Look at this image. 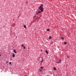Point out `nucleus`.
<instances>
[{"mask_svg":"<svg viewBox=\"0 0 76 76\" xmlns=\"http://www.w3.org/2000/svg\"><path fill=\"white\" fill-rule=\"evenodd\" d=\"M39 9V10H41V12H44V9L43 8V5H40Z\"/></svg>","mask_w":76,"mask_h":76,"instance_id":"nucleus-1","label":"nucleus"},{"mask_svg":"<svg viewBox=\"0 0 76 76\" xmlns=\"http://www.w3.org/2000/svg\"><path fill=\"white\" fill-rule=\"evenodd\" d=\"M39 62H41L42 63L43 62V60H42V58H39Z\"/></svg>","mask_w":76,"mask_h":76,"instance_id":"nucleus-2","label":"nucleus"},{"mask_svg":"<svg viewBox=\"0 0 76 76\" xmlns=\"http://www.w3.org/2000/svg\"><path fill=\"white\" fill-rule=\"evenodd\" d=\"M61 63V60H59V61H57L56 62L57 63Z\"/></svg>","mask_w":76,"mask_h":76,"instance_id":"nucleus-3","label":"nucleus"},{"mask_svg":"<svg viewBox=\"0 0 76 76\" xmlns=\"http://www.w3.org/2000/svg\"><path fill=\"white\" fill-rule=\"evenodd\" d=\"M15 57V53H13L12 54V57Z\"/></svg>","mask_w":76,"mask_h":76,"instance_id":"nucleus-4","label":"nucleus"},{"mask_svg":"<svg viewBox=\"0 0 76 76\" xmlns=\"http://www.w3.org/2000/svg\"><path fill=\"white\" fill-rule=\"evenodd\" d=\"M52 39V37L51 36H50L49 37V39Z\"/></svg>","mask_w":76,"mask_h":76,"instance_id":"nucleus-5","label":"nucleus"},{"mask_svg":"<svg viewBox=\"0 0 76 76\" xmlns=\"http://www.w3.org/2000/svg\"><path fill=\"white\" fill-rule=\"evenodd\" d=\"M45 53L47 54H48V52L47 50H46L45 51Z\"/></svg>","mask_w":76,"mask_h":76,"instance_id":"nucleus-6","label":"nucleus"},{"mask_svg":"<svg viewBox=\"0 0 76 76\" xmlns=\"http://www.w3.org/2000/svg\"><path fill=\"white\" fill-rule=\"evenodd\" d=\"M53 70H56L57 69H56V68L55 67H54L53 68Z\"/></svg>","mask_w":76,"mask_h":76,"instance_id":"nucleus-7","label":"nucleus"},{"mask_svg":"<svg viewBox=\"0 0 76 76\" xmlns=\"http://www.w3.org/2000/svg\"><path fill=\"white\" fill-rule=\"evenodd\" d=\"M14 52L15 53H16V50H14Z\"/></svg>","mask_w":76,"mask_h":76,"instance_id":"nucleus-8","label":"nucleus"},{"mask_svg":"<svg viewBox=\"0 0 76 76\" xmlns=\"http://www.w3.org/2000/svg\"><path fill=\"white\" fill-rule=\"evenodd\" d=\"M24 27L25 28H26V25H24Z\"/></svg>","mask_w":76,"mask_h":76,"instance_id":"nucleus-9","label":"nucleus"},{"mask_svg":"<svg viewBox=\"0 0 76 76\" xmlns=\"http://www.w3.org/2000/svg\"><path fill=\"white\" fill-rule=\"evenodd\" d=\"M47 31H50V29H47Z\"/></svg>","mask_w":76,"mask_h":76,"instance_id":"nucleus-10","label":"nucleus"},{"mask_svg":"<svg viewBox=\"0 0 76 76\" xmlns=\"http://www.w3.org/2000/svg\"><path fill=\"white\" fill-rule=\"evenodd\" d=\"M39 70H40V72H42V69H41V68H40V69H39Z\"/></svg>","mask_w":76,"mask_h":76,"instance_id":"nucleus-11","label":"nucleus"},{"mask_svg":"<svg viewBox=\"0 0 76 76\" xmlns=\"http://www.w3.org/2000/svg\"><path fill=\"white\" fill-rule=\"evenodd\" d=\"M64 44L65 45H66V44L67 43H66V42H65L64 43Z\"/></svg>","mask_w":76,"mask_h":76,"instance_id":"nucleus-12","label":"nucleus"},{"mask_svg":"<svg viewBox=\"0 0 76 76\" xmlns=\"http://www.w3.org/2000/svg\"><path fill=\"white\" fill-rule=\"evenodd\" d=\"M38 13H41V12L40 11H38Z\"/></svg>","mask_w":76,"mask_h":76,"instance_id":"nucleus-13","label":"nucleus"},{"mask_svg":"<svg viewBox=\"0 0 76 76\" xmlns=\"http://www.w3.org/2000/svg\"><path fill=\"white\" fill-rule=\"evenodd\" d=\"M8 63H9V61H7L6 62V63L7 64Z\"/></svg>","mask_w":76,"mask_h":76,"instance_id":"nucleus-14","label":"nucleus"},{"mask_svg":"<svg viewBox=\"0 0 76 76\" xmlns=\"http://www.w3.org/2000/svg\"><path fill=\"white\" fill-rule=\"evenodd\" d=\"M36 14H37V15H38V12H36Z\"/></svg>","mask_w":76,"mask_h":76,"instance_id":"nucleus-15","label":"nucleus"},{"mask_svg":"<svg viewBox=\"0 0 76 76\" xmlns=\"http://www.w3.org/2000/svg\"><path fill=\"white\" fill-rule=\"evenodd\" d=\"M9 64H10L11 65V64H12V63H11V62H10Z\"/></svg>","mask_w":76,"mask_h":76,"instance_id":"nucleus-16","label":"nucleus"},{"mask_svg":"<svg viewBox=\"0 0 76 76\" xmlns=\"http://www.w3.org/2000/svg\"><path fill=\"white\" fill-rule=\"evenodd\" d=\"M25 46H24L23 47V49H25Z\"/></svg>","mask_w":76,"mask_h":76,"instance_id":"nucleus-17","label":"nucleus"},{"mask_svg":"<svg viewBox=\"0 0 76 76\" xmlns=\"http://www.w3.org/2000/svg\"><path fill=\"white\" fill-rule=\"evenodd\" d=\"M61 39H64V37H61Z\"/></svg>","mask_w":76,"mask_h":76,"instance_id":"nucleus-18","label":"nucleus"},{"mask_svg":"<svg viewBox=\"0 0 76 76\" xmlns=\"http://www.w3.org/2000/svg\"><path fill=\"white\" fill-rule=\"evenodd\" d=\"M41 69H43L44 68H43V67H41Z\"/></svg>","mask_w":76,"mask_h":76,"instance_id":"nucleus-19","label":"nucleus"},{"mask_svg":"<svg viewBox=\"0 0 76 76\" xmlns=\"http://www.w3.org/2000/svg\"><path fill=\"white\" fill-rule=\"evenodd\" d=\"M23 46H24V45H22V47H23Z\"/></svg>","mask_w":76,"mask_h":76,"instance_id":"nucleus-20","label":"nucleus"},{"mask_svg":"<svg viewBox=\"0 0 76 76\" xmlns=\"http://www.w3.org/2000/svg\"><path fill=\"white\" fill-rule=\"evenodd\" d=\"M24 76H27V75H24Z\"/></svg>","mask_w":76,"mask_h":76,"instance_id":"nucleus-21","label":"nucleus"},{"mask_svg":"<svg viewBox=\"0 0 76 76\" xmlns=\"http://www.w3.org/2000/svg\"><path fill=\"white\" fill-rule=\"evenodd\" d=\"M0 56H1V55L0 54Z\"/></svg>","mask_w":76,"mask_h":76,"instance_id":"nucleus-22","label":"nucleus"},{"mask_svg":"<svg viewBox=\"0 0 76 76\" xmlns=\"http://www.w3.org/2000/svg\"><path fill=\"white\" fill-rule=\"evenodd\" d=\"M17 37V38H18V37Z\"/></svg>","mask_w":76,"mask_h":76,"instance_id":"nucleus-23","label":"nucleus"},{"mask_svg":"<svg viewBox=\"0 0 76 76\" xmlns=\"http://www.w3.org/2000/svg\"><path fill=\"white\" fill-rule=\"evenodd\" d=\"M35 16H36V15H35Z\"/></svg>","mask_w":76,"mask_h":76,"instance_id":"nucleus-24","label":"nucleus"}]
</instances>
